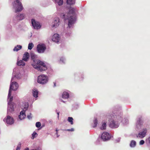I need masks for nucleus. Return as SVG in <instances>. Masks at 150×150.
I'll list each match as a JSON object with an SVG mask.
<instances>
[{
	"label": "nucleus",
	"instance_id": "412c9836",
	"mask_svg": "<svg viewBox=\"0 0 150 150\" xmlns=\"http://www.w3.org/2000/svg\"><path fill=\"white\" fill-rule=\"evenodd\" d=\"M16 17L18 19L21 20L25 18V15L23 14H20L19 16H17Z\"/></svg>",
	"mask_w": 150,
	"mask_h": 150
},
{
	"label": "nucleus",
	"instance_id": "6ab92c4d",
	"mask_svg": "<svg viewBox=\"0 0 150 150\" xmlns=\"http://www.w3.org/2000/svg\"><path fill=\"white\" fill-rule=\"evenodd\" d=\"M69 95L68 93L64 92L62 94V97L63 98L66 99L69 98Z\"/></svg>",
	"mask_w": 150,
	"mask_h": 150
},
{
	"label": "nucleus",
	"instance_id": "39448f33",
	"mask_svg": "<svg viewBox=\"0 0 150 150\" xmlns=\"http://www.w3.org/2000/svg\"><path fill=\"white\" fill-rule=\"evenodd\" d=\"M18 84L16 82H13L11 83L8 92V97L11 96V90H16L18 88Z\"/></svg>",
	"mask_w": 150,
	"mask_h": 150
},
{
	"label": "nucleus",
	"instance_id": "e433bc0d",
	"mask_svg": "<svg viewBox=\"0 0 150 150\" xmlns=\"http://www.w3.org/2000/svg\"><path fill=\"white\" fill-rule=\"evenodd\" d=\"M149 143L150 144V137L148 139Z\"/></svg>",
	"mask_w": 150,
	"mask_h": 150
},
{
	"label": "nucleus",
	"instance_id": "79ce46f5",
	"mask_svg": "<svg viewBox=\"0 0 150 150\" xmlns=\"http://www.w3.org/2000/svg\"><path fill=\"white\" fill-rule=\"evenodd\" d=\"M57 114H58V117H59V112H57Z\"/></svg>",
	"mask_w": 150,
	"mask_h": 150
},
{
	"label": "nucleus",
	"instance_id": "6e6552de",
	"mask_svg": "<svg viewBox=\"0 0 150 150\" xmlns=\"http://www.w3.org/2000/svg\"><path fill=\"white\" fill-rule=\"evenodd\" d=\"M110 138V135L108 133L106 132H104L102 133L101 135V138L103 140H108Z\"/></svg>",
	"mask_w": 150,
	"mask_h": 150
},
{
	"label": "nucleus",
	"instance_id": "9b49d317",
	"mask_svg": "<svg viewBox=\"0 0 150 150\" xmlns=\"http://www.w3.org/2000/svg\"><path fill=\"white\" fill-rule=\"evenodd\" d=\"M52 40L53 41L56 43L59 42V35L57 34H54L52 37Z\"/></svg>",
	"mask_w": 150,
	"mask_h": 150
},
{
	"label": "nucleus",
	"instance_id": "a19ab883",
	"mask_svg": "<svg viewBox=\"0 0 150 150\" xmlns=\"http://www.w3.org/2000/svg\"><path fill=\"white\" fill-rule=\"evenodd\" d=\"M54 86H56V83L54 82Z\"/></svg>",
	"mask_w": 150,
	"mask_h": 150
},
{
	"label": "nucleus",
	"instance_id": "9d476101",
	"mask_svg": "<svg viewBox=\"0 0 150 150\" xmlns=\"http://www.w3.org/2000/svg\"><path fill=\"white\" fill-rule=\"evenodd\" d=\"M109 126L111 128H116L119 126V124L117 121L112 120L110 122Z\"/></svg>",
	"mask_w": 150,
	"mask_h": 150
},
{
	"label": "nucleus",
	"instance_id": "f704fd0d",
	"mask_svg": "<svg viewBox=\"0 0 150 150\" xmlns=\"http://www.w3.org/2000/svg\"><path fill=\"white\" fill-rule=\"evenodd\" d=\"M36 134H37L36 132H33V133L32 134V137H33V138H34V137H35V135Z\"/></svg>",
	"mask_w": 150,
	"mask_h": 150
},
{
	"label": "nucleus",
	"instance_id": "1a4fd4ad",
	"mask_svg": "<svg viewBox=\"0 0 150 150\" xmlns=\"http://www.w3.org/2000/svg\"><path fill=\"white\" fill-rule=\"evenodd\" d=\"M59 24V19L58 18H55L54 21L52 23V27L57 28Z\"/></svg>",
	"mask_w": 150,
	"mask_h": 150
},
{
	"label": "nucleus",
	"instance_id": "5701e85b",
	"mask_svg": "<svg viewBox=\"0 0 150 150\" xmlns=\"http://www.w3.org/2000/svg\"><path fill=\"white\" fill-rule=\"evenodd\" d=\"M136 144V142L134 140H132L131 141L130 144V146L131 147H134Z\"/></svg>",
	"mask_w": 150,
	"mask_h": 150
},
{
	"label": "nucleus",
	"instance_id": "cd10ccee",
	"mask_svg": "<svg viewBox=\"0 0 150 150\" xmlns=\"http://www.w3.org/2000/svg\"><path fill=\"white\" fill-rule=\"evenodd\" d=\"M106 128V123H103L101 127H100V129L101 130H104Z\"/></svg>",
	"mask_w": 150,
	"mask_h": 150
},
{
	"label": "nucleus",
	"instance_id": "4468645a",
	"mask_svg": "<svg viewBox=\"0 0 150 150\" xmlns=\"http://www.w3.org/2000/svg\"><path fill=\"white\" fill-rule=\"evenodd\" d=\"M147 132V129H144L143 130V131L140 132L138 134L137 137L142 138L145 136Z\"/></svg>",
	"mask_w": 150,
	"mask_h": 150
},
{
	"label": "nucleus",
	"instance_id": "37998d69",
	"mask_svg": "<svg viewBox=\"0 0 150 150\" xmlns=\"http://www.w3.org/2000/svg\"><path fill=\"white\" fill-rule=\"evenodd\" d=\"M56 132H57L58 131V130L57 129H56Z\"/></svg>",
	"mask_w": 150,
	"mask_h": 150
},
{
	"label": "nucleus",
	"instance_id": "c9c22d12",
	"mask_svg": "<svg viewBox=\"0 0 150 150\" xmlns=\"http://www.w3.org/2000/svg\"><path fill=\"white\" fill-rule=\"evenodd\" d=\"M31 115V113H30L29 115H28L27 116V117L29 119H30L32 118V117Z\"/></svg>",
	"mask_w": 150,
	"mask_h": 150
},
{
	"label": "nucleus",
	"instance_id": "aec40b11",
	"mask_svg": "<svg viewBox=\"0 0 150 150\" xmlns=\"http://www.w3.org/2000/svg\"><path fill=\"white\" fill-rule=\"evenodd\" d=\"M22 48V46L21 45H18L16 46L13 49V51H18L19 50L21 49Z\"/></svg>",
	"mask_w": 150,
	"mask_h": 150
},
{
	"label": "nucleus",
	"instance_id": "7ed1b4c3",
	"mask_svg": "<svg viewBox=\"0 0 150 150\" xmlns=\"http://www.w3.org/2000/svg\"><path fill=\"white\" fill-rule=\"evenodd\" d=\"M48 80V78L47 76L44 74H41L38 76L37 82L40 84H44L47 83Z\"/></svg>",
	"mask_w": 150,
	"mask_h": 150
},
{
	"label": "nucleus",
	"instance_id": "ea45409f",
	"mask_svg": "<svg viewBox=\"0 0 150 150\" xmlns=\"http://www.w3.org/2000/svg\"><path fill=\"white\" fill-rule=\"evenodd\" d=\"M24 150H29V149L28 148H25Z\"/></svg>",
	"mask_w": 150,
	"mask_h": 150
},
{
	"label": "nucleus",
	"instance_id": "2f4dec72",
	"mask_svg": "<svg viewBox=\"0 0 150 150\" xmlns=\"http://www.w3.org/2000/svg\"><path fill=\"white\" fill-rule=\"evenodd\" d=\"M21 147V143H19L18 144L17 147L16 148V150H20Z\"/></svg>",
	"mask_w": 150,
	"mask_h": 150
},
{
	"label": "nucleus",
	"instance_id": "f257e3e1",
	"mask_svg": "<svg viewBox=\"0 0 150 150\" xmlns=\"http://www.w3.org/2000/svg\"><path fill=\"white\" fill-rule=\"evenodd\" d=\"M75 10V9L74 8H71L69 13L63 15L65 22H68V27L69 28L73 27L75 21V17L72 15L74 14Z\"/></svg>",
	"mask_w": 150,
	"mask_h": 150
},
{
	"label": "nucleus",
	"instance_id": "58836bf2",
	"mask_svg": "<svg viewBox=\"0 0 150 150\" xmlns=\"http://www.w3.org/2000/svg\"><path fill=\"white\" fill-rule=\"evenodd\" d=\"M65 130L66 131H70V129H65Z\"/></svg>",
	"mask_w": 150,
	"mask_h": 150
},
{
	"label": "nucleus",
	"instance_id": "7c9ffc66",
	"mask_svg": "<svg viewBox=\"0 0 150 150\" xmlns=\"http://www.w3.org/2000/svg\"><path fill=\"white\" fill-rule=\"evenodd\" d=\"M94 126H93V127H96L97 125V124L98 123V121L97 119H95V120L94 121Z\"/></svg>",
	"mask_w": 150,
	"mask_h": 150
},
{
	"label": "nucleus",
	"instance_id": "0eeeda50",
	"mask_svg": "<svg viewBox=\"0 0 150 150\" xmlns=\"http://www.w3.org/2000/svg\"><path fill=\"white\" fill-rule=\"evenodd\" d=\"M31 21L32 25L34 28L35 29H38L40 28L41 25L38 22L35 21V20L33 19L31 20Z\"/></svg>",
	"mask_w": 150,
	"mask_h": 150
},
{
	"label": "nucleus",
	"instance_id": "bb28decb",
	"mask_svg": "<svg viewBox=\"0 0 150 150\" xmlns=\"http://www.w3.org/2000/svg\"><path fill=\"white\" fill-rule=\"evenodd\" d=\"M73 119L72 117H69L68 118V121L70 123L71 125H72L74 124Z\"/></svg>",
	"mask_w": 150,
	"mask_h": 150
},
{
	"label": "nucleus",
	"instance_id": "c85d7f7f",
	"mask_svg": "<svg viewBox=\"0 0 150 150\" xmlns=\"http://www.w3.org/2000/svg\"><path fill=\"white\" fill-rule=\"evenodd\" d=\"M34 46L33 44L32 43H30L28 44V48L30 50H31Z\"/></svg>",
	"mask_w": 150,
	"mask_h": 150
},
{
	"label": "nucleus",
	"instance_id": "a211bd4d",
	"mask_svg": "<svg viewBox=\"0 0 150 150\" xmlns=\"http://www.w3.org/2000/svg\"><path fill=\"white\" fill-rule=\"evenodd\" d=\"M28 104L27 103H23L21 106L22 109L24 110L25 111L28 109Z\"/></svg>",
	"mask_w": 150,
	"mask_h": 150
},
{
	"label": "nucleus",
	"instance_id": "4be33fe9",
	"mask_svg": "<svg viewBox=\"0 0 150 150\" xmlns=\"http://www.w3.org/2000/svg\"><path fill=\"white\" fill-rule=\"evenodd\" d=\"M33 96L35 98H37L38 97V92L35 89H34L33 92Z\"/></svg>",
	"mask_w": 150,
	"mask_h": 150
},
{
	"label": "nucleus",
	"instance_id": "423d86ee",
	"mask_svg": "<svg viewBox=\"0 0 150 150\" xmlns=\"http://www.w3.org/2000/svg\"><path fill=\"white\" fill-rule=\"evenodd\" d=\"M46 49V45L44 44H39L37 47V50L38 52L42 53L44 52Z\"/></svg>",
	"mask_w": 150,
	"mask_h": 150
},
{
	"label": "nucleus",
	"instance_id": "2eb2a0df",
	"mask_svg": "<svg viewBox=\"0 0 150 150\" xmlns=\"http://www.w3.org/2000/svg\"><path fill=\"white\" fill-rule=\"evenodd\" d=\"M143 121L142 120L141 118H139L137 121V124L136 125V128L137 129H139V127L141 128V126L143 125Z\"/></svg>",
	"mask_w": 150,
	"mask_h": 150
},
{
	"label": "nucleus",
	"instance_id": "a878e982",
	"mask_svg": "<svg viewBox=\"0 0 150 150\" xmlns=\"http://www.w3.org/2000/svg\"><path fill=\"white\" fill-rule=\"evenodd\" d=\"M67 3L69 4H73L75 3L74 0H67Z\"/></svg>",
	"mask_w": 150,
	"mask_h": 150
},
{
	"label": "nucleus",
	"instance_id": "393cba45",
	"mask_svg": "<svg viewBox=\"0 0 150 150\" xmlns=\"http://www.w3.org/2000/svg\"><path fill=\"white\" fill-rule=\"evenodd\" d=\"M55 2L57 3L59 6H61L63 4V0H55Z\"/></svg>",
	"mask_w": 150,
	"mask_h": 150
},
{
	"label": "nucleus",
	"instance_id": "473e14b6",
	"mask_svg": "<svg viewBox=\"0 0 150 150\" xmlns=\"http://www.w3.org/2000/svg\"><path fill=\"white\" fill-rule=\"evenodd\" d=\"M35 125L37 127L39 128L41 126V123L40 122H37L36 123Z\"/></svg>",
	"mask_w": 150,
	"mask_h": 150
},
{
	"label": "nucleus",
	"instance_id": "f03ea898",
	"mask_svg": "<svg viewBox=\"0 0 150 150\" xmlns=\"http://www.w3.org/2000/svg\"><path fill=\"white\" fill-rule=\"evenodd\" d=\"M32 65L35 69L40 71H45L47 69L45 64L39 60H34Z\"/></svg>",
	"mask_w": 150,
	"mask_h": 150
},
{
	"label": "nucleus",
	"instance_id": "c756f323",
	"mask_svg": "<svg viewBox=\"0 0 150 150\" xmlns=\"http://www.w3.org/2000/svg\"><path fill=\"white\" fill-rule=\"evenodd\" d=\"M36 57V55L34 54H31V58L32 60H33V62H34V60H37V59H35Z\"/></svg>",
	"mask_w": 150,
	"mask_h": 150
},
{
	"label": "nucleus",
	"instance_id": "b1692460",
	"mask_svg": "<svg viewBox=\"0 0 150 150\" xmlns=\"http://www.w3.org/2000/svg\"><path fill=\"white\" fill-rule=\"evenodd\" d=\"M17 65L19 66H24L25 65V62L22 60H21L17 62Z\"/></svg>",
	"mask_w": 150,
	"mask_h": 150
},
{
	"label": "nucleus",
	"instance_id": "20e7f679",
	"mask_svg": "<svg viewBox=\"0 0 150 150\" xmlns=\"http://www.w3.org/2000/svg\"><path fill=\"white\" fill-rule=\"evenodd\" d=\"M15 4L14 6L16 7L15 12L21 11L23 9V7L21 2L19 0H16L14 2Z\"/></svg>",
	"mask_w": 150,
	"mask_h": 150
},
{
	"label": "nucleus",
	"instance_id": "ddd939ff",
	"mask_svg": "<svg viewBox=\"0 0 150 150\" xmlns=\"http://www.w3.org/2000/svg\"><path fill=\"white\" fill-rule=\"evenodd\" d=\"M6 122L9 125H12L14 123V120L13 118L9 116H7L6 120Z\"/></svg>",
	"mask_w": 150,
	"mask_h": 150
},
{
	"label": "nucleus",
	"instance_id": "72a5a7b5",
	"mask_svg": "<svg viewBox=\"0 0 150 150\" xmlns=\"http://www.w3.org/2000/svg\"><path fill=\"white\" fill-rule=\"evenodd\" d=\"M144 143V141L143 140H141L140 141L139 144L140 145H143Z\"/></svg>",
	"mask_w": 150,
	"mask_h": 150
},
{
	"label": "nucleus",
	"instance_id": "f3484780",
	"mask_svg": "<svg viewBox=\"0 0 150 150\" xmlns=\"http://www.w3.org/2000/svg\"><path fill=\"white\" fill-rule=\"evenodd\" d=\"M29 53L27 52H25L23 55V57L22 59L25 61H27L29 57Z\"/></svg>",
	"mask_w": 150,
	"mask_h": 150
},
{
	"label": "nucleus",
	"instance_id": "c03bdc74",
	"mask_svg": "<svg viewBox=\"0 0 150 150\" xmlns=\"http://www.w3.org/2000/svg\"><path fill=\"white\" fill-rule=\"evenodd\" d=\"M56 134H57V135H58V132H56Z\"/></svg>",
	"mask_w": 150,
	"mask_h": 150
},
{
	"label": "nucleus",
	"instance_id": "dca6fc26",
	"mask_svg": "<svg viewBox=\"0 0 150 150\" xmlns=\"http://www.w3.org/2000/svg\"><path fill=\"white\" fill-rule=\"evenodd\" d=\"M25 110H23L21 112L20 115L18 116L20 120H22L25 118Z\"/></svg>",
	"mask_w": 150,
	"mask_h": 150
},
{
	"label": "nucleus",
	"instance_id": "f8f14e48",
	"mask_svg": "<svg viewBox=\"0 0 150 150\" xmlns=\"http://www.w3.org/2000/svg\"><path fill=\"white\" fill-rule=\"evenodd\" d=\"M11 96L8 97V98H9V102H8V108H10L11 109V111H13L14 110H13V106L12 105V101L13 100V97H11Z\"/></svg>",
	"mask_w": 150,
	"mask_h": 150
},
{
	"label": "nucleus",
	"instance_id": "4c0bfd02",
	"mask_svg": "<svg viewBox=\"0 0 150 150\" xmlns=\"http://www.w3.org/2000/svg\"><path fill=\"white\" fill-rule=\"evenodd\" d=\"M70 131L72 132L74 131V129L73 128H71L70 129Z\"/></svg>",
	"mask_w": 150,
	"mask_h": 150
}]
</instances>
